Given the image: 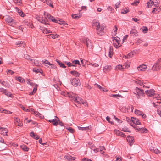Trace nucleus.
Returning <instances> with one entry per match:
<instances>
[{"label":"nucleus","mask_w":161,"mask_h":161,"mask_svg":"<svg viewBox=\"0 0 161 161\" xmlns=\"http://www.w3.org/2000/svg\"><path fill=\"white\" fill-rule=\"evenodd\" d=\"M64 158L67 159L68 160L72 161L74 160L75 159V157H72L69 155H67L64 157Z\"/></svg>","instance_id":"nucleus-18"},{"label":"nucleus","mask_w":161,"mask_h":161,"mask_svg":"<svg viewBox=\"0 0 161 161\" xmlns=\"http://www.w3.org/2000/svg\"><path fill=\"white\" fill-rule=\"evenodd\" d=\"M161 68V58H159L154 64L152 67V70L153 71H158Z\"/></svg>","instance_id":"nucleus-2"},{"label":"nucleus","mask_w":161,"mask_h":161,"mask_svg":"<svg viewBox=\"0 0 161 161\" xmlns=\"http://www.w3.org/2000/svg\"><path fill=\"white\" fill-rule=\"evenodd\" d=\"M24 58H25L30 60L31 63H33V61H34L33 59L29 55L27 54L24 55Z\"/></svg>","instance_id":"nucleus-26"},{"label":"nucleus","mask_w":161,"mask_h":161,"mask_svg":"<svg viewBox=\"0 0 161 161\" xmlns=\"http://www.w3.org/2000/svg\"><path fill=\"white\" fill-rule=\"evenodd\" d=\"M3 112L5 114H11L12 113V112L11 111L5 109L3 110Z\"/></svg>","instance_id":"nucleus-52"},{"label":"nucleus","mask_w":161,"mask_h":161,"mask_svg":"<svg viewBox=\"0 0 161 161\" xmlns=\"http://www.w3.org/2000/svg\"><path fill=\"white\" fill-rule=\"evenodd\" d=\"M120 129L122 131L124 132H131V131L129 130V129L126 126H125V125H122L120 126Z\"/></svg>","instance_id":"nucleus-13"},{"label":"nucleus","mask_w":161,"mask_h":161,"mask_svg":"<svg viewBox=\"0 0 161 161\" xmlns=\"http://www.w3.org/2000/svg\"><path fill=\"white\" fill-rule=\"evenodd\" d=\"M20 147L22 149L25 151H28L29 148L27 146L25 145L21 146Z\"/></svg>","instance_id":"nucleus-30"},{"label":"nucleus","mask_w":161,"mask_h":161,"mask_svg":"<svg viewBox=\"0 0 161 161\" xmlns=\"http://www.w3.org/2000/svg\"><path fill=\"white\" fill-rule=\"evenodd\" d=\"M6 91L7 90L3 88H0V92L3 93H5Z\"/></svg>","instance_id":"nucleus-53"},{"label":"nucleus","mask_w":161,"mask_h":161,"mask_svg":"<svg viewBox=\"0 0 161 161\" xmlns=\"http://www.w3.org/2000/svg\"><path fill=\"white\" fill-rule=\"evenodd\" d=\"M111 67L110 66H105L104 68L103 71L105 72H107L111 70Z\"/></svg>","instance_id":"nucleus-21"},{"label":"nucleus","mask_w":161,"mask_h":161,"mask_svg":"<svg viewBox=\"0 0 161 161\" xmlns=\"http://www.w3.org/2000/svg\"><path fill=\"white\" fill-rule=\"evenodd\" d=\"M42 62L43 63H45L48 64L49 65H51V64L47 60H42Z\"/></svg>","instance_id":"nucleus-43"},{"label":"nucleus","mask_w":161,"mask_h":161,"mask_svg":"<svg viewBox=\"0 0 161 161\" xmlns=\"http://www.w3.org/2000/svg\"><path fill=\"white\" fill-rule=\"evenodd\" d=\"M107 9L108 11H110L111 12H112L113 11L114 9L112 8V7H110V6H108V7Z\"/></svg>","instance_id":"nucleus-57"},{"label":"nucleus","mask_w":161,"mask_h":161,"mask_svg":"<svg viewBox=\"0 0 161 161\" xmlns=\"http://www.w3.org/2000/svg\"><path fill=\"white\" fill-rule=\"evenodd\" d=\"M68 96L69 97H71L72 99L75 102L77 103H80V102L81 100V98L79 97H75L73 96L72 93H67Z\"/></svg>","instance_id":"nucleus-3"},{"label":"nucleus","mask_w":161,"mask_h":161,"mask_svg":"<svg viewBox=\"0 0 161 161\" xmlns=\"http://www.w3.org/2000/svg\"><path fill=\"white\" fill-rule=\"evenodd\" d=\"M142 112L138 110H136L135 111V113L137 115H141L142 114Z\"/></svg>","instance_id":"nucleus-36"},{"label":"nucleus","mask_w":161,"mask_h":161,"mask_svg":"<svg viewBox=\"0 0 161 161\" xmlns=\"http://www.w3.org/2000/svg\"><path fill=\"white\" fill-rule=\"evenodd\" d=\"M139 3V1H135L134 2L132 3H131V5H132L136 6Z\"/></svg>","instance_id":"nucleus-50"},{"label":"nucleus","mask_w":161,"mask_h":161,"mask_svg":"<svg viewBox=\"0 0 161 161\" xmlns=\"http://www.w3.org/2000/svg\"><path fill=\"white\" fill-rule=\"evenodd\" d=\"M147 68V66L146 65H142L137 67L138 70L139 71H145Z\"/></svg>","instance_id":"nucleus-15"},{"label":"nucleus","mask_w":161,"mask_h":161,"mask_svg":"<svg viewBox=\"0 0 161 161\" xmlns=\"http://www.w3.org/2000/svg\"><path fill=\"white\" fill-rule=\"evenodd\" d=\"M25 23H26L25 24H26V25L27 24V25L29 26L31 28H33L34 26H33V25L32 24H31V23L30 24L29 23V25H28V22L27 23L26 22H25Z\"/></svg>","instance_id":"nucleus-58"},{"label":"nucleus","mask_w":161,"mask_h":161,"mask_svg":"<svg viewBox=\"0 0 161 161\" xmlns=\"http://www.w3.org/2000/svg\"><path fill=\"white\" fill-rule=\"evenodd\" d=\"M22 77H19L18 78H17V79H16V80L19 81L20 82L22 83L24 82L25 81V80H24V79H23L22 80Z\"/></svg>","instance_id":"nucleus-37"},{"label":"nucleus","mask_w":161,"mask_h":161,"mask_svg":"<svg viewBox=\"0 0 161 161\" xmlns=\"http://www.w3.org/2000/svg\"><path fill=\"white\" fill-rule=\"evenodd\" d=\"M31 110L32 112V114H34V115L37 116H38L39 117H41V115L38 112L35 111L34 109H32L31 108Z\"/></svg>","instance_id":"nucleus-20"},{"label":"nucleus","mask_w":161,"mask_h":161,"mask_svg":"<svg viewBox=\"0 0 161 161\" xmlns=\"http://www.w3.org/2000/svg\"><path fill=\"white\" fill-rule=\"evenodd\" d=\"M148 28L146 26H143L142 29V31L144 33H146L148 31Z\"/></svg>","instance_id":"nucleus-35"},{"label":"nucleus","mask_w":161,"mask_h":161,"mask_svg":"<svg viewBox=\"0 0 161 161\" xmlns=\"http://www.w3.org/2000/svg\"><path fill=\"white\" fill-rule=\"evenodd\" d=\"M8 130L6 128L0 127V133L3 136H8Z\"/></svg>","instance_id":"nucleus-11"},{"label":"nucleus","mask_w":161,"mask_h":161,"mask_svg":"<svg viewBox=\"0 0 161 161\" xmlns=\"http://www.w3.org/2000/svg\"><path fill=\"white\" fill-rule=\"evenodd\" d=\"M48 36H49L50 38H51L53 39H54L58 38V35L56 34L55 35L53 34H51L49 35Z\"/></svg>","instance_id":"nucleus-32"},{"label":"nucleus","mask_w":161,"mask_h":161,"mask_svg":"<svg viewBox=\"0 0 161 161\" xmlns=\"http://www.w3.org/2000/svg\"><path fill=\"white\" fill-rule=\"evenodd\" d=\"M142 42V41L141 39H139L137 40L136 42V44L137 45H139L140 43H141Z\"/></svg>","instance_id":"nucleus-51"},{"label":"nucleus","mask_w":161,"mask_h":161,"mask_svg":"<svg viewBox=\"0 0 161 161\" xmlns=\"http://www.w3.org/2000/svg\"><path fill=\"white\" fill-rule=\"evenodd\" d=\"M136 92L134 93L135 94H139L142 96H145V93L144 92V90L143 89H141L136 87L135 89Z\"/></svg>","instance_id":"nucleus-8"},{"label":"nucleus","mask_w":161,"mask_h":161,"mask_svg":"<svg viewBox=\"0 0 161 161\" xmlns=\"http://www.w3.org/2000/svg\"><path fill=\"white\" fill-rule=\"evenodd\" d=\"M53 16H50L49 18V19L51 20L52 22H55V23H58V20L56 19L55 18H53Z\"/></svg>","instance_id":"nucleus-34"},{"label":"nucleus","mask_w":161,"mask_h":161,"mask_svg":"<svg viewBox=\"0 0 161 161\" xmlns=\"http://www.w3.org/2000/svg\"><path fill=\"white\" fill-rule=\"evenodd\" d=\"M33 72H35L36 73H42V71L41 69L40 68H34L33 69Z\"/></svg>","instance_id":"nucleus-19"},{"label":"nucleus","mask_w":161,"mask_h":161,"mask_svg":"<svg viewBox=\"0 0 161 161\" xmlns=\"http://www.w3.org/2000/svg\"><path fill=\"white\" fill-rule=\"evenodd\" d=\"M150 2H148L147 3V6L148 7L151 6L153 4H154V2L153 1H151V0H150Z\"/></svg>","instance_id":"nucleus-40"},{"label":"nucleus","mask_w":161,"mask_h":161,"mask_svg":"<svg viewBox=\"0 0 161 161\" xmlns=\"http://www.w3.org/2000/svg\"><path fill=\"white\" fill-rule=\"evenodd\" d=\"M72 84L75 86H77L80 85L79 79L78 78H75L70 80Z\"/></svg>","instance_id":"nucleus-5"},{"label":"nucleus","mask_w":161,"mask_h":161,"mask_svg":"<svg viewBox=\"0 0 161 161\" xmlns=\"http://www.w3.org/2000/svg\"><path fill=\"white\" fill-rule=\"evenodd\" d=\"M136 82L140 85H143V82L140 80H137L136 81Z\"/></svg>","instance_id":"nucleus-55"},{"label":"nucleus","mask_w":161,"mask_h":161,"mask_svg":"<svg viewBox=\"0 0 161 161\" xmlns=\"http://www.w3.org/2000/svg\"><path fill=\"white\" fill-rule=\"evenodd\" d=\"M44 15L45 16V18H46V19L47 20V19H49V18L50 16H52L50 15L49 14H48L47 13H44Z\"/></svg>","instance_id":"nucleus-39"},{"label":"nucleus","mask_w":161,"mask_h":161,"mask_svg":"<svg viewBox=\"0 0 161 161\" xmlns=\"http://www.w3.org/2000/svg\"><path fill=\"white\" fill-rule=\"evenodd\" d=\"M51 68H52L53 69H56V68H57V67L55 65L51 64Z\"/></svg>","instance_id":"nucleus-64"},{"label":"nucleus","mask_w":161,"mask_h":161,"mask_svg":"<svg viewBox=\"0 0 161 161\" xmlns=\"http://www.w3.org/2000/svg\"><path fill=\"white\" fill-rule=\"evenodd\" d=\"M153 152L155 153L156 154H158V153H161V152L157 148H154V150L153 151Z\"/></svg>","instance_id":"nucleus-46"},{"label":"nucleus","mask_w":161,"mask_h":161,"mask_svg":"<svg viewBox=\"0 0 161 161\" xmlns=\"http://www.w3.org/2000/svg\"><path fill=\"white\" fill-rule=\"evenodd\" d=\"M81 102H80V103H82L84 105L86 106V105H87V103L86 101L83 100L82 99H81Z\"/></svg>","instance_id":"nucleus-49"},{"label":"nucleus","mask_w":161,"mask_h":161,"mask_svg":"<svg viewBox=\"0 0 161 161\" xmlns=\"http://www.w3.org/2000/svg\"><path fill=\"white\" fill-rule=\"evenodd\" d=\"M114 118L118 123H121L122 122V121L120 120V119H118L117 117H116L115 116H114Z\"/></svg>","instance_id":"nucleus-54"},{"label":"nucleus","mask_w":161,"mask_h":161,"mask_svg":"<svg viewBox=\"0 0 161 161\" xmlns=\"http://www.w3.org/2000/svg\"><path fill=\"white\" fill-rule=\"evenodd\" d=\"M130 34L133 36H137L138 35L137 30L133 29L130 31Z\"/></svg>","instance_id":"nucleus-16"},{"label":"nucleus","mask_w":161,"mask_h":161,"mask_svg":"<svg viewBox=\"0 0 161 161\" xmlns=\"http://www.w3.org/2000/svg\"><path fill=\"white\" fill-rule=\"evenodd\" d=\"M21 43L23 44V42L22 41H18L16 42V45H18L21 44Z\"/></svg>","instance_id":"nucleus-61"},{"label":"nucleus","mask_w":161,"mask_h":161,"mask_svg":"<svg viewBox=\"0 0 161 161\" xmlns=\"http://www.w3.org/2000/svg\"><path fill=\"white\" fill-rule=\"evenodd\" d=\"M113 54V48L112 46H110L109 50L108 56L109 57L111 58Z\"/></svg>","instance_id":"nucleus-23"},{"label":"nucleus","mask_w":161,"mask_h":161,"mask_svg":"<svg viewBox=\"0 0 161 161\" xmlns=\"http://www.w3.org/2000/svg\"><path fill=\"white\" fill-rule=\"evenodd\" d=\"M70 73L71 74L73 75H74L75 76H78L79 75V74L78 73V72L75 71H71L70 72Z\"/></svg>","instance_id":"nucleus-33"},{"label":"nucleus","mask_w":161,"mask_h":161,"mask_svg":"<svg viewBox=\"0 0 161 161\" xmlns=\"http://www.w3.org/2000/svg\"><path fill=\"white\" fill-rule=\"evenodd\" d=\"M1 84L2 85L6 86V87H9V86L8 85H7V83L5 81H2L1 82Z\"/></svg>","instance_id":"nucleus-45"},{"label":"nucleus","mask_w":161,"mask_h":161,"mask_svg":"<svg viewBox=\"0 0 161 161\" xmlns=\"http://www.w3.org/2000/svg\"><path fill=\"white\" fill-rule=\"evenodd\" d=\"M38 21L40 22L41 23L43 24H44L45 25H47L48 24V23H47V20L46 19H44L42 18L39 19Z\"/></svg>","instance_id":"nucleus-25"},{"label":"nucleus","mask_w":161,"mask_h":161,"mask_svg":"<svg viewBox=\"0 0 161 161\" xmlns=\"http://www.w3.org/2000/svg\"><path fill=\"white\" fill-rule=\"evenodd\" d=\"M14 121L16 122L17 123H18L20 122V119L18 118L15 117L14 118Z\"/></svg>","instance_id":"nucleus-56"},{"label":"nucleus","mask_w":161,"mask_h":161,"mask_svg":"<svg viewBox=\"0 0 161 161\" xmlns=\"http://www.w3.org/2000/svg\"><path fill=\"white\" fill-rule=\"evenodd\" d=\"M78 129L80 130H88L89 127H80V126L78 127Z\"/></svg>","instance_id":"nucleus-31"},{"label":"nucleus","mask_w":161,"mask_h":161,"mask_svg":"<svg viewBox=\"0 0 161 161\" xmlns=\"http://www.w3.org/2000/svg\"><path fill=\"white\" fill-rule=\"evenodd\" d=\"M93 27L97 30V34L99 36L103 35L104 33L105 26L104 25H100V23L97 20H94L92 24Z\"/></svg>","instance_id":"nucleus-1"},{"label":"nucleus","mask_w":161,"mask_h":161,"mask_svg":"<svg viewBox=\"0 0 161 161\" xmlns=\"http://www.w3.org/2000/svg\"><path fill=\"white\" fill-rule=\"evenodd\" d=\"M145 93L148 96L150 97H153L155 94V91L153 89L146 90Z\"/></svg>","instance_id":"nucleus-10"},{"label":"nucleus","mask_w":161,"mask_h":161,"mask_svg":"<svg viewBox=\"0 0 161 161\" xmlns=\"http://www.w3.org/2000/svg\"><path fill=\"white\" fill-rule=\"evenodd\" d=\"M83 43L85 44H86L88 47L92 48V43L91 41L88 38H86L83 40Z\"/></svg>","instance_id":"nucleus-9"},{"label":"nucleus","mask_w":161,"mask_h":161,"mask_svg":"<svg viewBox=\"0 0 161 161\" xmlns=\"http://www.w3.org/2000/svg\"><path fill=\"white\" fill-rule=\"evenodd\" d=\"M113 40L114 42V41H115V42L118 43V44L119 45V47H120V46H121V45H120L119 41H120V39L119 38L117 37L116 38V37H114L113 38Z\"/></svg>","instance_id":"nucleus-27"},{"label":"nucleus","mask_w":161,"mask_h":161,"mask_svg":"<svg viewBox=\"0 0 161 161\" xmlns=\"http://www.w3.org/2000/svg\"><path fill=\"white\" fill-rule=\"evenodd\" d=\"M4 18L5 20L10 25L13 26V24L15 23L14 19L10 16L6 15Z\"/></svg>","instance_id":"nucleus-4"},{"label":"nucleus","mask_w":161,"mask_h":161,"mask_svg":"<svg viewBox=\"0 0 161 161\" xmlns=\"http://www.w3.org/2000/svg\"><path fill=\"white\" fill-rule=\"evenodd\" d=\"M56 61L57 62V63L59 65V66L63 68H66V66L64 65V64L63 63H62L58 59H56Z\"/></svg>","instance_id":"nucleus-22"},{"label":"nucleus","mask_w":161,"mask_h":161,"mask_svg":"<svg viewBox=\"0 0 161 161\" xmlns=\"http://www.w3.org/2000/svg\"><path fill=\"white\" fill-rule=\"evenodd\" d=\"M66 129H67L69 131L72 133H73L74 131V130L71 127H69L68 128H66Z\"/></svg>","instance_id":"nucleus-44"},{"label":"nucleus","mask_w":161,"mask_h":161,"mask_svg":"<svg viewBox=\"0 0 161 161\" xmlns=\"http://www.w3.org/2000/svg\"><path fill=\"white\" fill-rule=\"evenodd\" d=\"M81 16V14H72V17L76 19H78Z\"/></svg>","instance_id":"nucleus-24"},{"label":"nucleus","mask_w":161,"mask_h":161,"mask_svg":"<svg viewBox=\"0 0 161 161\" xmlns=\"http://www.w3.org/2000/svg\"><path fill=\"white\" fill-rule=\"evenodd\" d=\"M137 130L138 131H140L141 133H146L148 131V130L146 128H137Z\"/></svg>","instance_id":"nucleus-17"},{"label":"nucleus","mask_w":161,"mask_h":161,"mask_svg":"<svg viewBox=\"0 0 161 161\" xmlns=\"http://www.w3.org/2000/svg\"><path fill=\"white\" fill-rule=\"evenodd\" d=\"M129 8H125L122 10L121 13L122 14H126L129 12Z\"/></svg>","instance_id":"nucleus-28"},{"label":"nucleus","mask_w":161,"mask_h":161,"mask_svg":"<svg viewBox=\"0 0 161 161\" xmlns=\"http://www.w3.org/2000/svg\"><path fill=\"white\" fill-rule=\"evenodd\" d=\"M7 72L8 74L9 73L10 74H13L14 73V72L12 70H7Z\"/></svg>","instance_id":"nucleus-60"},{"label":"nucleus","mask_w":161,"mask_h":161,"mask_svg":"<svg viewBox=\"0 0 161 161\" xmlns=\"http://www.w3.org/2000/svg\"><path fill=\"white\" fill-rule=\"evenodd\" d=\"M73 63H75V64H78V65H80L79 61L77 60L72 61L71 63L69 62L66 64L69 67H70L71 66L75 67L76 65L75 64H74Z\"/></svg>","instance_id":"nucleus-7"},{"label":"nucleus","mask_w":161,"mask_h":161,"mask_svg":"<svg viewBox=\"0 0 161 161\" xmlns=\"http://www.w3.org/2000/svg\"><path fill=\"white\" fill-rule=\"evenodd\" d=\"M140 124H141V122H140V120L138 119H137L136 120V123H135V125H140Z\"/></svg>","instance_id":"nucleus-59"},{"label":"nucleus","mask_w":161,"mask_h":161,"mask_svg":"<svg viewBox=\"0 0 161 161\" xmlns=\"http://www.w3.org/2000/svg\"><path fill=\"white\" fill-rule=\"evenodd\" d=\"M114 33H113V34H114V35L115 36V35L117 34V28L116 26H114Z\"/></svg>","instance_id":"nucleus-48"},{"label":"nucleus","mask_w":161,"mask_h":161,"mask_svg":"<svg viewBox=\"0 0 161 161\" xmlns=\"http://www.w3.org/2000/svg\"><path fill=\"white\" fill-rule=\"evenodd\" d=\"M39 136L37 135H35L33 138L36 140H38L39 139Z\"/></svg>","instance_id":"nucleus-62"},{"label":"nucleus","mask_w":161,"mask_h":161,"mask_svg":"<svg viewBox=\"0 0 161 161\" xmlns=\"http://www.w3.org/2000/svg\"><path fill=\"white\" fill-rule=\"evenodd\" d=\"M131 119H129L127 120L128 122H129L130 125L133 126L134 128H136V125H135V123L137 119H136L134 117H131Z\"/></svg>","instance_id":"nucleus-6"},{"label":"nucleus","mask_w":161,"mask_h":161,"mask_svg":"<svg viewBox=\"0 0 161 161\" xmlns=\"http://www.w3.org/2000/svg\"><path fill=\"white\" fill-rule=\"evenodd\" d=\"M125 68H124V66H122V65H118L117 66H116V69L118 68V69H122L125 68L126 66L125 65H124Z\"/></svg>","instance_id":"nucleus-47"},{"label":"nucleus","mask_w":161,"mask_h":161,"mask_svg":"<svg viewBox=\"0 0 161 161\" xmlns=\"http://www.w3.org/2000/svg\"><path fill=\"white\" fill-rule=\"evenodd\" d=\"M133 56V53L130 52L127 55V58H129L132 57Z\"/></svg>","instance_id":"nucleus-41"},{"label":"nucleus","mask_w":161,"mask_h":161,"mask_svg":"<svg viewBox=\"0 0 161 161\" xmlns=\"http://www.w3.org/2000/svg\"><path fill=\"white\" fill-rule=\"evenodd\" d=\"M114 131L116 133L117 135L118 136H119L123 137H126V135H125L123 133L120 132L118 130H115Z\"/></svg>","instance_id":"nucleus-14"},{"label":"nucleus","mask_w":161,"mask_h":161,"mask_svg":"<svg viewBox=\"0 0 161 161\" xmlns=\"http://www.w3.org/2000/svg\"><path fill=\"white\" fill-rule=\"evenodd\" d=\"M58 22L57 23H58L60 24H64V21H63L62 20H58Z\"/></svg>","instance_id":"nucleus-63"},{"label":"nucleus","mask_w":161,"mask_h":161,"mask_svg":"<svg viewBox=\"0 0 161 161\" xmlns=\"http://www.w3.org/2000/svg\"><path fill=\"white\" fill-rule=\"evenodd\" d=\"M5 95L7 96H8L9 97H11L12 96V94L10 92H9L7 90L5 92V93H4Z\"/></svg>","instance_id":"nucleus-42"},{"label":"nucleus","mask_w":161,"mask_h":161,"mask_svg":"<svg viewBox=\"0 0 161 161\" xmlns=\"http://www.w3.org/2000/svg\"><path fill=\"white\" fill-rule=\"evenodd\" d=\"M127 140L130 146H132L133 143L135 142L133 137L131 136H128L127 137Z\"/></svg>","instance_id":"nucleus-12"},{"label":"nucleus","mask_w":161,"mask_h":161,"mask_svg":"<svg viewBox=\"0 0 161 161\" xmlns=\"http://www.w3.org/2000/svg\"><path fill=\"white\" fill-rule=\"evenodd\" d=\"M47 5H49L50 7L52 8H53V5L52 4V1L50 0H46L45 3Z\"/></svg>","instance_id":"nucleus-29"},{"label":"nucleus","mask_w":161,"mask_h":161,"mask_svg":"<svg viewBox=\"0 0 161 161\" xmlns=\"http://www.w3.org/2000/svg\"><path fill=\"white\" fill-rule=\"evenodd\" d=\"M110 97H115L117 98H118V97H122V96L119 94H112L111 96H110Z\"/></svg>","instance_id":"nucleus-38"}]
</instances>
